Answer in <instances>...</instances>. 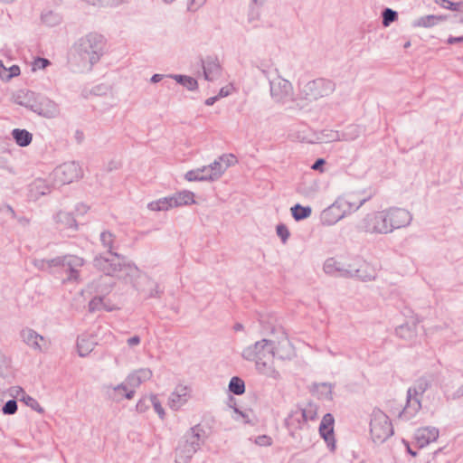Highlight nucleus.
I'll return each mask as SVG.
<instances>
[{
  "instance_id": "nucleus-13",
  "label": "nucleus",
  "mask_w": 463,
  "mask_h": 463,
  "mask_svg": "<svg viewBox=\"0 0 463 463\" xmlns=\"http://www.w3.org/2000/svg\"><path fill=\"white\" fill-rule=\"evenodd\" d=\"M170 197L172 199L173 208L190 205L195 203L194 194L190 191H181L170 195Z\"/></svg>"
},
{
  "instance_id": "nucleus-29",
  "label": "nucleus",
  "mask_w": 463,
  "mask_h": 463,
  "mask_svg": "<svg viewBox=\"0 0 463 463\" xmlns=\"http://www.w3.org/2000/svg\"><path fill=\"white\" fill-rule=\"evenodd\" d=\"M49 61L44 58H38L33 62V71L44 69L49 65Z\"/></svg>"
},
{
  "instance_id": "nucleus-5",
  "label": "nucleus",
  "mask_w": 463,
  "mask_h": 463,
  "mask_svg": "<svg viewBox=\"0 0 463 463\" xmlns=\"http://www.w3.org/2000/svg\"><path fill=\"white\" fill-rule=\"evenodd\" d=\"M439 437V430L433 426L419 428L415 430L413 439L416 445L420 448H425L432 442L437 441Z\"/></svg>"
},
{
  "instance_id": "nucleus-48",
  "label": "nucleus",
  "mask_w": 463,
  "mask_h": 463,
  "mask_svg": "<svg viewBox=\"0 0 463 463\" xmlns=\"http://www.w3.org/2000/svg\"><path fill=\"white\" fill-rule=\"evenodd\" d=\"M428 19L429 20H436V19H439V18L432 15V16H429Z\"/></svg>"
},
{
  "instance_id": "nucleus-43",
  "label": "nucleus",
  "mask_w": 463,
  "mask_h": 463,
  "mask_svg": "<svg viewBox=\"0 0 463 463\" xmlns=\"http://www.w3.org/2000/svg\"><path fill=\"white\" fill-rule=\"evenodd\" d=\"M160 80H161V75H159V74H155V75L152 77V79H151V80H152L153 82H157V81H159Z\"/></svg>"
},
{
  "instance_id": "nucleus-36",
  "label": "nucleus",
  "mask_w": 463,
  "mask_h": 463,
  "mask_svg": "<svg viewBox=\"0 0 463 463\" xmlns=\"http://www.w3.org/2000/svg\"><path fill=\"white\" fill-rule=\"evenodd\" d=\"M9 72L8 78L18 76L20 74V68L17 65H14L9 68Z\"/></svg>"
},
{
  "instance_id": "nucleus-37",
  "label": "nucleus",
  "mask_w": 463,
  "mask_h": 463,
  "mask_svg": "<svg viewBox=\"0 0 463 463\" xmlns=\"http://www.w3.org/2000/svg\"><path fill=\"white\" fill-rule=\"evenodd\" d=\"M233 90V87L232 85L230 86H227L225 88H222L220 91V96L221 97H226L228 96L229 94L232 93V91Z\"/></svg>"
},
{
  "instance_id": "nucleus-7",
  "label": "nucleus",
  "mask_w": 463,
  "mask_h": 463,
  "mask_svg": "<svg viewBox=\"0 0 463 463\" xmlns=\"http://www.w3.org/2000/svg\"><path fill=\"white\" fill-rule=\"evenodd\" d=\"M57 175L63 184H70L80 177V168L74 163L64 164L57 170Z\"/></svg>"
},
{
  "instance_id": "nucleus-45",
  "label": "nucleus",
  "mask_w": 463,
  "mask_h": 463,
  "mask_svg": "<svg viewBox=\"0 0 463 463\" xmlns=\"http://www.w3.org/2000/svg\"><path fill=\"white\" fill-rule=\"evenodd\" d=\"M5 357L0 353V366L5 364Z\"/></svg>"
},
{
  "instance_id": "nucleus-51",
  "label": "nucleus",
  "mask_w": 463,
  "mask_h": 463,
  "mask_svg": "<svg viewBox=\"0 0 463 463\" xmlns=\"http://www.w3.org/2000/svg\"><path fill=\"white\" fill-rule=\"evenodd\" d=\"M300 411H301V415H302V417H305V411H304V410H301Z\"/></svg>"
},
{
  "instance_id": "nucleus-34",
  "label": "nucleus",
  "mask_w": 463,
  "mask_h": 463,
  "mask_svg": "<svg viewBox=\"0 0 463 463\" xmlns=\"http://www.w3.org/2000/svg\"><path fill=\"white\" fill-rule=\"evenodd\" d=\"M87 3L92 5L104 6L109 5L110 0H85Z\"/></svg>"
},
{
  "instance_id": "nucleus-3",
  "label": "nucleus",
  "mask_w": 463,
  "mask_h": 463,
  "mask_svg": "<svg viewBox=\"0 0 463 463\" xmlns=\"http://www.w3.org/2000/svg\"><path fill=\"white\" fill-rule=\"evenodd\" d=\"M370 433L373 442L377 445L383 444L393 434L389 417L381 410H376L373 414Z\"/></svg>"
},
{
  "instance_id": "nucleus-24",
  "label": "nucleus",
  "mask_w": 463,
  "mask_h": 463,
  "mask_svg": "<svg viewBox=\"0 0 463 463\" xmlns=\"http://www.w3.org/2000/svg\"><path fill=\"white\" fill-rule=\"evenodd\" d=\"M175 79L189 90H194L197 87V81L191 77L176 76Z\"/></svg>"
},
{
  "instance_id": "nucleus-18",
  "label": "nucleus",
  "mask_w": 463,
  "mask_h": 463,
  "mask_svg": "<svg viewBox=\"0 0 463 463\" xmlns=\"http://www.w3.org/2000/svg\"><path fill=\"white\" fill-rule=\"evenodd\" d=\"M341 217L339 208L335 205H332L323 213V221L328 225L333 224L337 220L341 219Z\"/></svg>"
},
{
  "instance_id": "nucleus-17",
  "label": "nucleus",
  "mask_w": 463,
  "mask_h": 463,
  "mask_svg": "<svg viewBox=\"0 0 463 463\" xmlns=\"http://www.w3.org/2000/svg\"><path fill=\"white\" fill-rule=\"evenodd\" d=\"M12 134L16 144L20 146H26L32 142L33 136L25 129L16 128L13 130Z\"/></svg>"
},
{
  "instance_id": "nucleus-31",
  "label": "nucleus",
  "mask_w": 463,
  "mask_h": 463,
  "mask_svg": "<svg viewBox=\"0 0 463 463\" xmlns=\"http://www.w3.org/2000/svg\"><path fill=\"white\" fill-rule=\"evenodd\" d=\"M45 107H47L48 109L43 110V116L51 118L56 114L57 109H56V106L52 102H51V101L46 102Z\"/></svg>"
},
{
  "instance_id": "nucleus-12",
  "label": "nucleus",
  "mask_w": 463,
  "mask_h": 463,
  "mask_svg": "<svg viewBox=\"0 0 463 463\" xmlns=\"http://www.w3.org/2000/svg\"><path fill=\"white\" fill-rule=\"evenodd\" d=\"M381 217H383L384 220L388 221V215L385 211L377 213L374 215L370 216L365 220V222H364L365 230L369 232H377V233L389 232L390 231L378 230L377 227H380L381 225H383V221L380 220V219H382Z\"/></svg>"
},
{
  "instance_id": "nucleus-33",
  "label": "nucleus",
  "mask_w": 463,
  "mask_h": 463,
  "mask_svg": "<svg viewBox=\"0 0 463 463\" xmlns=\"http://www.w3.org/2000/svg\"><path fill=\"white\" fill-rule=\"evenodd\" d=\"M211 66H213V69L215 70H218L219 69V66L218 64L214 63V62H211V63H208L206 66H204V74H205V77L207 79H212L213 77L211 76Z\"/></svg>"
},
{
  "instance_id": "nucleus-10",
  "label": "nucleus",
  "mask_w": 463,
  "mask_h": 463,
  "mask_svg": "<svg viewBox=\"0 0 463 463\" xmlns=\"http://www.w3.org/2000/svg\"><path fill=\"white\" fill-rule=\"evenodd\" d=\"M23 338L27 345L38 350H44L47 348L48 343L43 336L38 335L32 329H25L23 331Z\"/></svg>"
},
{
  "instance_id": "nucleus-22",
  "label": "nucleus",
  "mask_w": 463,
  "mask_h": 463,
  "mask_svg": "<svg viewBox=\"0 0 463 463\" xmlns=\"http://www.w3.org/2000/svg\"><path fill=\"white\" fill-rule=\"evenodd\" d=\"M229 388L235 394H242L245 391L244 382L238 377H233L230 382Z\"/></svg>"
},
{
  "instance_id": "nucleus-49",
  "label": "nucleus",
  "mask_w": 463,
  "mask_h": 463,
  "mask_svg": "<svg viewBox=\"0 0 463 463\" xmlns=\"http://www.w3.org/2000/svg\"><path fill=\"white\" fill-rule=\"evenodd\" d=\"M107 236H108V237H110V234L103 233V234H102V239H104V240H105Z\"/></svg>"
},
{
  "instance_id": "nucleus-32",
  "label": "nucleus",
  "mask_w": 463,
  "mask_h": 463,
  "mask_svg": "<svg viewBox=\"0 0 463 463\" xmlns=\"http://www.w3.org/2000/svg\"><path fill=\"white\" fill-rule=\"evenodd\" d=\"M277 233L283 240V241H285L289 235L288 230L284 225H279L277 227Z\"/></svg>"
},
{
  "instance_id": "nucleus-54",
  "label": "nucleus",
  "mask_w": 463,
  "mask_h": 463,
  "mask_svg": "<svg viewBox=\"0 0 463 463\" xmlns=\"http://www.w3.org/2000/svg\"><path fill=\"white\" fill-rule=\"evenodd\" d=\"M165 1L170 3V2H173L174 0H165Z\"/></svg>"
},
{
  "instance_id": "nucleus-21",
  "label": "nucleus",
  "mask_w": 463,
  "mask_h": 463,
  "mask_svg": "<svg viewBox=\"0 0 463 463\" xmlns=\"http://www.w3.org/2000/svg\"><path fill=\"white\" fill-rule=\"evenodd\" d=\"M356 276L363 280H370L374 278V270L369 264H363L356 269Z\"/></svg>"
},
{
  "instance_id": "nucleus-28",
  "label": "nucleus",
  "mask_w": 463,
  "mask_h": 463,
  "mask_svg": "<svg viewBox=\"0 0 463 463\" xmlns=\"http://www.w3.org/2000/svg\"><path fill=\"white\" fill-rule=\"evenodd\" d=\"M336 264L337 262L333 259L326 260L324 267L326 272L329 274H334L336 270L340 271V269L336 267Z\"/></svg>"
},
{
  "instance_id": "nucleus-38",
  "label": "nucleus",
  "mask_w": 463,
  "mask_h": 463,
  "mask_svg": "<svg viewBox=\"0 0 463 463\" xmlns=\"http://www.w3.org/2000/svg\"><path fill=\"white\" fill-rule=\"evenodd\" d=\"M139 343H140V338H139V336H137V335L132 336V337L128 339V345L129 346L137 345H139Z\"/></svg>"
},
{
  "instance_id": "nucleus-40",
  "label": "nucleus",
  "mask_w": 463,
  "mask_h": 463,
  "mask_svg": "<svg viewBox=\"0 0 463 463\" xmlns=\"http://www.w3.org/2000/svg\"><path fill=\"white\" fill-rule=\"evenodd\" d=\"M3 408V413L4 414H8V415H11V414H14L17 411V408L18 407H2Z\"/></svg>"
},
{
  "instance_id": "nucleus-46",
  "label": "nucleus",
  "mask_w": 463,
  "mask_h": 463,
  "mask_svg": "<svg viewBox=\"0 0 463 463\" xmlns=\"http://www.w3.org/2000/svg\"><path fill=\"white\" fill-rule=\"evenodd\" d=\"M408 452L412 455V456H416V452L412 451L410 447H408Z\"/></svg>"
},
{
  "instance_id": "nucleus-6",
  "label": "nucleus",
  "mask_w": 463,
  "mask_h": 463,
  "mask_svg": "<svg viewBox=\"0 0 463 463\" xmlns=\"http://www.w3.org/2000/svg\"><path fill=\"white\" fill-rule=\"evenodd\" d=\"M5 396H9L10 399H1L5 405H17L18 402L29 405L33 399L27 395L24 391L18 387L14 386L5 392Z\"/></svg>"
},
{
  "instance_id": "nucleus-50",
  "label": "nucleus",
  "mask_w": 463,
  "mask_h": 463,
  "mask_svg": "<svg viewBox=\"0 0 463 463\" xmlns=\"http://www.w3.org/2000/svg\"><path fill=\"white\" fill-rule=\"evenodd\" d=\"M2 399H10V398H9V396H5V392H3Z\"/></svg>"
},
{
  "instance_id": "nucleus-35",
  "label": "nucleus",
  "mask_w": 463,
  "mask_h": 463,
  "mask_svg": "<svg viewBox=\"0 0 463 463\" xmlns=\"http://www.w3.org/2000/svg\"><path fill=\"white\" fill-rule=\"evenodd\" d=\"M101 299L100 298H93L90 302V308L91 310H97V309H99V306L101 304Z\"/></svg>"
},
{
  "instance_id": "nucleus-11",
  "label": "nucleus",
  "mask_w": 463,
  "mask_h": 463,
  "mask_svg": "<svg viewBox=\"0 0 463 463\" xmlns=\"http://www.w3.org/2000/svg\"><path fill=\"white\" fill-rule=\"evenodd\" d=\"M273 343L263 339L261 341L257 342L253 346V351L256 354L257 364H259L260 362L268 356L269 358H271L273 356Z\"/></svg>"
},
{
  "instance_id": "nucleus-42",
  "label": "nucleus",
  "mask_w": 463,
  "mask_h": 463,
  "mask_svg": "<svg viewBox=\"0 0 463 463\" xmlns=\"http://www.w3.org/2000/svg\"><path fill=\"white\" fill-rule=\"evenodd\" d=\"M155 408V411L157 413V415L159 416L160 419H164L165 417V410H164V407H154Z\"/></svg>"
},
{
  "instance_id": "nucleus-44",
  "label": "nucleus",
  "mask_w": 463,
  "mask_h": 463,
  "mask_svg": "<svg viewBox=\"0 0 463 463\" xmlns=\"http://www.w3.org/2000/svg\"><path fill=\"white\" fill-rule=\"evenodd\" d=\"M215 99H216V98H209L206 99L205 103H206V105L211 106L214 103Z\"/></svg>"
},
{
  "instance_id": "nucleus-52",
  "label": "nucleus",
  "mask_w": 463,
  "mask_h": 463,
  "mask_svg": "<svg viewBox=\"0 0 463 463\" xmlns=\"http://www.w3.org/2000/svg\"><path fill=\"white\" fill-rule=\"evenodd\" d=\"M0 68H3L4 70H5V68L4 67L2 61H0Z\"/></svg>"
},
{
  "instance_id": "nucleus-39",
  "label": "nucleus",
  "mask_w": 463,
  "mask_h": 463,
  "mask_svg": "<svg viewBox=\"0 0 463 463\" xmlns=\"http://www.w3.org/2000/svg\"><path fill=\"white\" fill-rule=\"evenodd\" d=\"M325 165L324 159H317L316 163L312 165L313 170H320L322 171V166Z\"/></svg>"
},
{
  "instance_id": "nucleus-41",
  "label": "nucleus",
  "mask_w": 463,
  "mask_h": 463,
  "mask_svg": "<svg viewBox=\"0 0 463 463\" xmlns=\"http://www.w3.org/2000/svg\"><path fill=\"white\" fill-rule=\"evenodd\" d=\"M447 42H448L449 44H454V43H461V42H463V36H461V37H449Z\"/></svg>"
},
{
  "instance_id": "nucleus-20",
  "label": "nucleus",
  "mask_w": 463,
  "mask_h": 463,
  "mask_svg": "<svg viewBox=\"0 0 463 463\" xmlns=\"http://www.w3.org/2000/svg\"><path fill=\"white\" fill-rule=\"evenodd\" d=\"M312 210L309 206H302L300 204H296L291 208V213L293 217L297 220H303L311 215Z\"/></svg>"
},
{
  "instance_id": "nucleus-15",
  "label": "nucleus",
  "mask_w": 463,
  "mask_h": 463,
  "mask_svg": "<svg viewBox=\"0 0 463 463\" xmlns=\"http://www.w3.org/2000/svg\"><path fill=\"white\" fill-rule=\"evenodd\" d=\"M64 266L68 267L71 270V278L77 279L78 268L83 265V260L76 256H69L64 258Z\"/></svg>"
},
{
  "instance_id": "nucleus-26",
  "label": "nucleus",
  "mask_w": 463,
  "mask_h": 463,
  "mask_svg": "<svg viewBox=\"0 0 463 463\" xmlns=\"http://www.w3.org/2000/svg\"><path fill=\"white\" fill-rule=\"evenodd\" d=\"M442 6L446 9L452 11H462L463 10V2L453 3L449 0H442Z\"/></svg>"
},
{
  "instance_id": "nucleus-16",
  "label": "nucleus",
  "mask_w": 463,
  "mask_h": 463,
  "mask_svg": "<svg viewBox=\"0 0 463 463\" xmlns=\"http://www.w3.org/2000/svg\"><path fill=\"white\" fill-rule=\"evenodd\" d=\"M419 411V407H402L398 412V420L402 422H412L417 418Z\"/></svg>"
},
{
  "instance_id": "nucleus-19",
  "label": "nucleus",
  "mask_w": 463,
  "mask_h": 463,
  "mask_svg": "<svg viewBox=\"0 0 463 463\" xmlns=\"http://www.w3.org/2000/svg\"><path fill=\"white\" fill-rule=\"evenodd\" d=\"M94 348V343L89 338L81 337L78 340L77 349L80 356L88 355Z\"/></svg>"
},
{
  "instance_id": "nucleus-47",
  "label": "nucleus",
  "mask_w": 463,
  "mask_h": 463,
  "mask_svg": "<svg viewBox=\"0 0 463 463\" xmlns=\"http://www.w3.org/2000/svg\"><path fill=\"white\" fill-rule=\"evenodd\" d=\"M37 411L40 412V413H43V407H35Z\"/></svg>"
},
{
  "instance_id": "nucleus-1",
  "label": "nucleus",
  "mask_w": 463,
  "mask_h": 463,
  "mask_svg": "<svg viewBox=\"0 0 463 463\" xmlns=\"http://www.w3.org/2000/svg\"><path fill=\"white\" fill-rule=\"evenodd\" d=\"M205 439V430L200 425H195L187 430L176 448L175 463H190Z\"/></svg>"
},
{
  "instance_id": "nucleus-2",
  "label": "nucleus",
  "mask_w": 463,
  "mask_h": 463,
  "mask_svg": "<svg viewBox=\"0 0 463 463\" xmlns=\"http://www.w3.org/2000/svg\"><path fill=\"white\" fill-rule=\"evenodd\" d=\"M234 161L235 158L232 155L222 156L218 161H215L210 165L187 172L185 178L190 182L214 180L221 176L226 167Z\"/></svg>"
},
{
  "instance_id": "nucleus-23",
  "label": "nucleus",
  "mask_w": 463,
  "mask_h": 463,
  "mask_svg": "<svg viewBox=\"0 0 463 463\" xmlns=\"http://www.w3.org/2000/svg\"><path fill=\"white\" fill-rule=\"evenodd\" d=\"M152 376V372L149 369H140L131 374L132 381H146Z\"/></svg>"
},
{
  "instance_id": "nucleus-53",
  "label": "nucleus",
  "mask_w": 463,
  "mask_h": 463,
  "mask_svg": "<svg viewBox=\"0 0 463 463\" xmlns=\"http://www.w3.org/2000/svg\"><path fill=\"white\" fill-rule=\"evenodd\" d=\"M182 391L184 392L183 395H185V388H183Z\"/></svg>"
},
{
  "instance_id": "nucleus-9",
  "label": "nucleus",
  "mask_w": 463,
  "mask_h": 463,
  "mask_svg": "<svg viewBox=\"0 0 463 463\" xmlns=\"http://www.w3.org/2000/svg\"><path fill=\"white\" fill-rule=\"evenodd\" d=\"M334 423V417L330 413H327L323 417L319 426L320 435L332 449H334L335 446Z\"/></svg>"
},
{
  "instance_id": "nucleus-4",
  "label": "nucleus",
  "mask_w": 463,
  "mask_h": 463,
  "mask_svg": "<svg viewBox=\"0 0 463 463\" xmlns=\"http://www.w3.org/2000/svg\"><path fill=\"white\" fill-rule=\"evenodd\" d=\"M388 215V221L384 220L383 217L380 219L383 221V225L377 227L380 231H390L392 232L393 229H398L402 226H405L409 223L411 220V216L409 212L404 209H391L385 211Z\"/></svg>"
},
{
  "instance_id": "nucleus-25",
  "label": "nucleus",
  "mask_w": 463,
  "mask_h": 463,
  "mask_svg": "<svg viewBox=\"0 0 463 463\" xmlns=\"http://www.w3.org/2000/svg\"><path fill=\"white\" fill-rule=\"evenodd\" d=\"M253 442L258 446L269 447L272 444V439L268 435H260L253 439Z\"/></svg>"
},
{
  "instance_id": "nucleus-55",
  "label": "nucleus",
  "mask_w": 463,
  "mask_h": 463,
  "mask_svg": "<svg viewBox=\"0 0 463 463\" xmlns=\"http://www.w3.org/2000/svg\"><path fill=\"white\" fill-rule=\"evenodd\" d=\"M460 23H462V24H463V17L460 19Z\"/></svg>"
},
{
  "instance_id": "nucleus-27",
  "label": "nucleus",
  "mask_w": 463,
  "mask_h": 463,
  "mask_svg": "<svg viewBox=\"0 0 463 463\" xmlns=\"http://www.w3.org/2000/svg\"><path fill=\"white\" fill-rule=\"evenodd\" d=\"M133 395V392H128L125 387L123 386H118L117 388L114 389V396L116 398H120V397H126L127 399H130Z\"/></svg>"
},
{
  "instance_id": "nucleus-8",
  "label": "nucleus",
  "mask_w": 463,
  "mask_h": 463,
  "mask_svg": "<svg viewBox=\"0 0 463 463\" xmlns=\"http://www.w3.org/2000/svg\"><path fill=\"white\" fill-rule=\"evenodd\" d=\"M231 417L243 424H254L257 421L256 415L250 407H230Z\"/></svg>"
},
{
  "instance_id": "nucleus-30",
  "label": "nucleus",
  "mask_w": 463,
  "mask_h": 463,
  "mask_svg": "<svg viewBox=\"0 0 463 463\" xmlns=\"http://www.w3.org/2000/svg\"><path fill=\"white\" fill-rule=\"evenodd\" d=\"M396 19V13L391 9H386L383 12V24L384 25H388L391 22H393Z\"/></svg>"
},
{
  "instance_id": "nucleus-14",
  "label": "nucleus",
  "mask_w": 463,
  "mask_h": 463,
  "mask_svg": "<svg viewBox=\"0 0 463 463\" xmlns=\"http://www.w3.org/2000/svg\"><path fill=\"white\" fill-rule=\"evenodd\" d=\"M147 207L155 212L168 211L173 209L172 199L170 196L160 198L149 203Z\"/></svg>"
}]
</instances>
